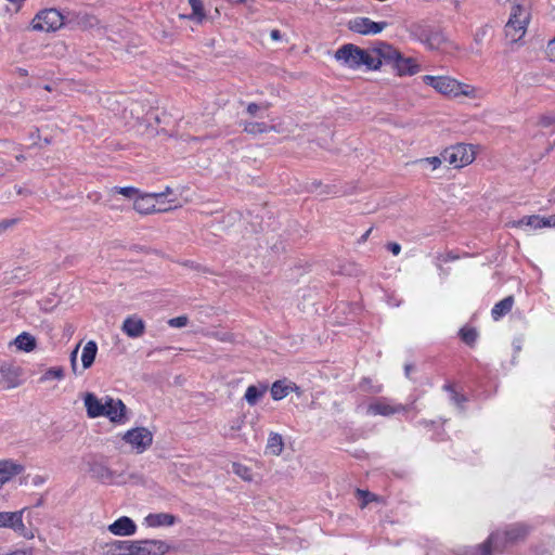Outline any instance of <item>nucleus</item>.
I'll return each instance as SVG.
<instances>
[{
  "mask_svg": "<svg viewBox=\"0 0 555 555\" xmlns=\"http://www.w3.org/2000/svg\"><path fill=\"white\" fill-rule=\"evenodd\" d=\"M106 547L107 555H166L173 548L164 540H116Z\"/></svg>",
  "mask_w": 555,
  "mask_h": 555,
  "instance_id": "f257e3e1",
  "label": "nucleus"
},
{
  "mask_svg": "<svg viewBox=\"0 0 555 555\" xmlns=\"http://www.w3.org/2000/svg\"><path fill=\"white\" fill-rule=\"evenodd\" d=\"M425 85L434 88L437 92L452 98L464 95L467 98H476L477 90L475 87L457 81L449 76H423Z\"/></svg>",
  "mask_w": 555,
  "mask_h": 555,
  "instance_id": "f03ea898",
  "label": "nucleus"
},
{
  "mask_svg": "<svg viewBox=\"0 0 555 555\" xmlns=\"http://www.w3.org/2000/svg\"><path fill=\"white\" fill-rule=\"evenodd\" d=\"M530 20V8L525 4L514 2L511 7L508 21L504 26L505 37L513 43L518 42L526 35Z\"/></svg>",
  "mask_w": 555,
  "mask_h": 555,
  "instance_id": "7ed1b4c3",
  "label": "nucleus"
},
{
  "mask_svg": "<svg viewBox=\"0 0 555 555\" xmlns=\"http://www.w3.org/2000/svg\"><path fill=\"white\" fill-rule=\"evenodd\" d=\"M390 44L385 41H378L369 49L361 48L359 68L365 66L369 70H378L385 60L391 57Z\"/></svg>",
  "mask_w": 555,
  "mask_h": 555,
  "instance_id": "20e7f679",
  "label": "nucleus"
},
{
  "mask_svg": "<svg viewBox=\"0 0 555 555\" xmlns=\"http://www.w3.org/2000/svg\"><path fill=\"white\" fill-rule=\"evenodd\" d=\"M34 30L55 31L63 26H67L66 14L56 9H46L40 11L31 22Z\"/></svg>",
  "mask_w": 555,
  "mask_h": 555,
  "instance_id": "39448f33",
  "label": "nucleus"
},
{
  "mask_svg": "<svg viewBox=\"0 0 555 555\" xmlns=\"http://www.w3.org/2000/svg\"><path fill=\"white\" fill-rule=\"evenodd\" d=\"M441 156L444 162L454 168H463L472 164L476 157L473 146L464 143L446 149Z\"/></svg>",
  "mask_w": 555,
  "mask_h": 555,
  "instance_id": "423d86ee",
  "label": "nucleus"
},
{
  "mask_svg": "<svg viewBox=\"0 0 555 555\" xmlns=\"http://www.w3.org/2000/svg\"><path fill=\"white\" fill-rule=\"evenodd\" d=\"M529 527L525 524H514L507 527L504 531H495L491 534H498L496 552L502 554L509 545L526 539L529 533Z\"/></svg>",
  "mask_w": 555,
  "mask_h": 555,
  "instance_id": "0eeeda50",
  "label": "nucleus"
},
{
  "mask_svg": "<svg viewBox=\"0 0 555 555\" xmlns=\"http://www.w3.org/2000/svg\"><path fill=\"white\" fill-rule=\"evenodd\" d=\"M391 57L385 64L391 65L398 76H413L420 72V65L413 57H404L399 50L390 44Z\"/></svg>",
  "mask_w": 555,
  "mask_h": 555,
  "instance_id": "6e6552de",
  "label": "nucleus"
},
{
  "mask_svg": "<svg viewBox=\"0 0 555 555\" xmlns=\"http://www.w3.org/2000/svg\"><path fill=\"white\" fill-rule=\"evenodd\" d=\"M121 439L128 443L137 453H143L153 443V434L146 427H134L127 430Z\"/></svg>",
  "mask_w": 555,
  "mask_h": 555,
  "instance_id": "1a4fd4ad",
  "label": "nucleus"
},
{
  "mask_svg": "<svg viewBox=\"0 0 555 555\" xmlns=\"http://www.w3.org/2000/svg\"><path fill=\"white\" fill-rule=\"evenodd\" d=\"M25 508L16 512H0V528H9L26 539H33L34 533L23 521Z\"/></svg>",
  "mask_w": 555,
  "mask_h": 555,
  "instance_id": "9d476101",
  "label": "nucleus"
},
{
  "mask_svg": "<svg viewBox=\"0 0 555 555\" xmlns=\"http://www.w3.org/2000/svg\"><path fill=\"white\" fill-rule=\"evenodd\" d=\"M67 26L83 31L100 29L101 21L96 15L83 11H70L66 13Z\"/></svg>",
  "mask_w": 555,
  "mask_h": 555,
  "instance_id": "9b49d317",
  "label": "nucleus"
},
{
  "mask_svg": "<svg viewBox=\"0 0 555 555\" xmlns=\"http://www.w3.org/2000/svg\"><path fill=\"white\" fill-rule=\"evenodd\" d=\"M23 370L12 361H0V388L13 389L22 384Z\"/></svg>",
  "mask_w": 555,
  "mask_h": 555,
  "instance_id": "f8f14e48",
  "label": "nucleus"
},
{
  "mask_svg": "<svg viewBox=\"0 0 555 555\" xmlns=\"http://www.w3.org/2000/svg\"><path fill=\"white\" fill-rule=\"evenodd\" d=\"M361 54V48L353 44V43H346L343 44L336 52H335V60L339 63H341L344 66L350 68V69H358L359 68V62Z\"/></svg>",
  "mask_w": 555,
  "mask_h": 555,
  "instance_id": "ddd939ff",
  "label": "nucleus"
},
{
  "mask_svg": "<svg viewBox=\"0 0 555 555\" xmlns=\"http://www.w3.org/2000/svg\"><path fill=\"white\" fill-rule=\"evenodd\" d=\"M387 26V22H374L369 17H356L348 23L349 29L360 35L379 34Z\"/></svg>",
  "mask_w": 555,
  "mask_h": 555,
  "instance_id": "4468645a",
  "label": "nucleus"
},
{
  "mask_svg": "<svg viewBox=\"0 0 555 555\" xmlns=\"http://www.w3.org/2000/svg\"><path fill=\"white\" fill-rule=\"evenodd\" d=\"M105 414L112 423L125 424L128 421L127 406L120 399H114L112 397H105Z\"/></svg>",
  "mask_w": 555,
  "mask_h": 555,
  "instance_id": "2eb2a0df",
  "label": "nucleus"
},
{
  "mask_svg": "<svg viewBox=\"0 0 555 555\" xmlns=\"http://www.w3.org/2000/svg\"><path fill=\"white\" fill-rule=\"evenodd\" d=\"M405 410L404 405L391 404L390 400L385 397L378 398L367 405V414L370 415L390 416Z\"/></svg>",
  "mask_w": 555,
  "mask_h": 555,
  "instance_id": "dca6fc26",
  "label": "nucleus"
},
{
  "mask_svg": "<svg viewBox=\"0 0 555 555\" xmlns=\"http://www.w3.org/2000/svg\"><path fill=\"white\" fill-rule=\"evenodd\" d=\"M25 470L24 465L13 460H0V489L13 477L21 475Z\"/></svg>",
  "mask_w": 555,
  "mask_h": 555,
  "instance_id": "f3484780",
  "label": "nucleus"
},
{
  "mask_svg": "<svg viewBox=\"0 0 555 555\" xmlns=\"http://www.w3.org/2000/svg\"><path fill=\"white\" fill-rule=\"evenodd\" d=\"M121 331L130 338L141 337L145 333V322L137 314L126 318Z\"/></svg>",
  "mask_w": 555,
  "mask_h": 555,
  "instance_id": "a211bd4d",
  "label": "nucleus"
},
{
  "mask_svg": "<svg viewBox=\"0 0 555 555\" xmlns=\"http://www.w3.org/2000/svg\"><path fill=\"white\" fill-rule=\"evenodd\" d=\"M166 193H154L140 195L134 198L133 208L141 215H149L156 211H160V209H156L154 198L158 196H164Z\"/></svg>",
  "mask_w": 555,
  "mask_h": 555,
  "instance_id": "6ab92c4d",
  "label": "nucleus"
},
{
  "mask_svg": "<svg viewBox=\"0 0 555 555\" xmlns=\"http://www.w3.org/2000/svg\"><path fill=\"white\" fill-rule=\"evenodd\" d=\"M108 530L114 535H132L137 531V525L131 518L122 516L115 520L113 524H111L108 526Z\"/></svg>",
  "mask_w": 555,
  "mask_h": 555,
  "instance_id": "aec40b11",
  "label": "nucleus"
},
{
  "mask_svg": "<svg viewBox=\"0 0 555 555\" xmlns=\"http://www.w3.org/2000/svg\"><path fill=\"white\" fill-rule=\"evenodd\" d=\"M87 415L90 418H96L105 414V401L102 402L94 393L87 392L83 397Z\"/></svg>",
  "mask_w": 555,
  "mask_h": 555,
  "instance_id": "412c9836",
  "label": "nucleus"
},
{
  "mask_svg": "<svg viewBox=\"0 0 555 555\" xmlns=\"http://www.w3.org/2000/svg\"><path fill=\"white\" fill-rule=\"evenodd\" d=\"M144 520L146 526L156 528L175 525L177 522V517L168 513H154L149 514Z\"/></svg>",
  "mask_w": 555,
  "mask_h": 555,
  "instance_id": "4be33fe9",
  "label": "nucleus"
},
{
  "mask_svg": "<svg viewBox=\"0 0 555 555\" xmlns=\"http://www.w3.org/2000/svg\"><path fill=\"white\" fill-rule=\"evenodd\" d=\"M299 388L295 383L286 384L285 380H276L271 386V396L273 400L284 399L291 391H297Z\"/></svg>",
  "mask_w": 555,
  "mask_h": 555,
  "instance_id": "5701e85b",
  "label": "nucleus"
},
{
  "mask_svg": "<svg viewBox=\"0 0 555 555\" xmlns=\"http://www.w3.org/2000/svg\"><path fill=\"white\" fill-rule=\"evenodd\" d=\"M90 472L94 478L102 482H112L115 477V473L101 462L92 463Z\"/></svg>",
  "mask_w": 555,
  "mask_h": 555,
  "instance_id": "b1692460",
  "label": "nucleus"
},
{
  "mask_svg": "<svg viewBox=\"0 0 555 555\" xmlns=\"http://www.w3.org/2000/svg\"><path fill=\"white\" fill-rule=\"evenodd\" d=\"M422 41L431 50H444L448 43L446 36L440 31H429Z\"/></svg>",
  "mask_w": 555,
  "mask_h": 555,
  "instance_id": "393cba45",
  "label": "nucleus"
},
{
  "mask_svg": "<svg viewBox=\"0 0 555 555\" xmlns=\"http://www.w3.org/2000/svg\"><path fill=\"white\" fill-rule=\"evenodd\" d=\"M267 390H268L267 384H259L257 386L250 385L247 387V389L245 391L244 399L250 406H254L263 397V395L267 392Z\"/></svg>",
  "mask_w": 555,
  "mask_h": 555,
  "instance_id": "a878e982",
  "label": "nucleus"
},
{
  "mask_svg": "<svg viewBox=\"0 0 555 555\" xmlns=\"http://www.w3.org/2000/svg\"><path fill=\"white\" fill-rule=\"evenodd\" d=\"M513 306H514V297L513 296H507V297L503 298L502 300L496 302L494 305V307L492 308V310H491L492 319L494 321L500 320L501 318H503L505 314H507L512 310Z\"/></svg>",
  "mask_w": 555,
  "mask_h": 555,
  "instance_id": "bb28decb",
  "label": "nucleus"
},
{
  "mask_svg": "<svg viewBox=\"0 0 555 555\" xmlns=\"http://www.w3.org/2000/svg\"><path fill=\"white\" fill-rule=\"evenodd\" d=\"M13 344L15 345V347L18 350L25 351V352H30V351L35 350L37 347L36 338L27 332H23L22 334H20L14 339Z\"/></svg>",
  "mask_w": 555,
  "mask_h": 555,
  "instance_id": "cd10ccee",
  "label": "nucleus"
},
{
  "mask_svg": "<svg viewBox=\"0 0 555 555\" xmlns=\"http://www.w3.org/2000/svg\"><path fill=\"white\" fill-rule=\"evenodd\" d=\"M189 4L192 9V13L188 15H180V17L194 21L197 24H202L206 18V13L204 11L202 0H189Z\"/></svg>",
  "mask_w": 555,
  "mask_h": 555,
  "instance_id": "c85d7f7f",
  "label": "nucleus"
},
{
  "mask_svg": "<svg viewBox=\"0 0 555 555\" xmlns=\"http://www.w3.org/2000/svg\"><path fill=\"white\" fill-rule=\"evenodd\" d=\"M96 352H98V346H96L95 341L90 340L85 345V347L82 349V354H81V362H82L83 369H89L93 364V362L95 360Z\"/></svg>",
  "mask_w": 555,
  "mask_h": 555,
  "instance_id": "c756f323",
  "label": "nucleus"
},
{
  "mask_svg": "<svg viewBox=\"0 0 555 555\" xmlns=\"http://www.w3.org/2000/svg\"><path fill=\"white\" fill-rule=\"evenodd\" d=\"M530 227L534 230L546 228L545 227V217L532 215V216H525L518 221L515 222V227Z\"/></svg>",
  "mask_w": 555,
  "mask_h": 555,
  "instance_id": "7c9ffc66",
  "label": "nucleus"
},
{
  "mask_svg": "<svg viewBox=\"0 0 555 555\" xmlns=\"http://www.w3.org/2000/svg\"><path fill=\"white\" fill-rule=\"evenodd\" d=\"M273 127H270L266 122H259V121H245L243 122V130L244 132L248 134H261L269 132Z\"/></svg>",
  "mask_w": 555,
  "mask_h": 555,
  "instance_id": "2f4dec72",
  "label": "nucleus"
},
{
  "mask_svg": "<svg viewBox=\"0 0 555 555\" xmlns=\"http://www.w3.org/2000/svg\"><path fill=\"white\" fill-rule=\"evenodd\" d=\"M498 534H490L488 539L478 546L477 555H493L496 552Z\"/></svg>",
  "mask_w": 555,
  "mask_h": 555,
  "instance_id": "473e14b6",
  "label": "nucleus"
},
{
  "mask_svg": "<svg viewBox=\"0 0 555 555\" xmlns=\"http://www.w3.org/2000/svg\"><path fill=\"white\" fill-rule=\"evenodd\" d=\"M284 443L282 436L279 434H271L268 438L267 442V449L272 453L273 455H280L283 451Z\"/></svg>",
  "mask_w": 555,
  "mask_h": 555,
  "instance_id": "72a5a7b5",
  "label": "nucleus"
},
{
  "mask_svg": "<svg viewBox=\"0 0 555 555\" xmlns=\"http://www.w3.org/2000/svg\"><path fill=\"white\" fill-rule=\"evenodd\" d=\"M459 335L461 337V339L468 346H474L476 340H477V337H478V333L476 331L475 327H468V326H464L460 330L459 332Z\"/></svg>",
  "mask_w": 555,
  "mask_h": 555,
  "instance_id": "f704fd0d",
  "label": "nucleus"
},
{
  "mask_svg": "<svg viewBox=\"0 0 555 555\" xmlns=\"http://www.w3.org/2000/svg\"><path fill=\"white\" fill-rule=\"evenodd\" d=\"M64 377V369L62 366H55L48 369L43 375L40 377V382H47L50 379H63Z\"/></svg>",
  "mask_w": 555,
  "mask_h": 555,
  "instance_id": "c9c22d12",
  "label": "nucleus"
},
{
  "mask_svg": "<svg viewBox=\"0 0 555 555\" xmlns=\"http://www.w3.org/2000/svg\"><path fill=\"white\" fill-rule=\"evenodd\" d=\"M359 387L362 391L373 395H377L383 390L382 385H374L372 380L367 377L362 378V380L359 384Z\"/></svg>",
  "mask_w": 555,
  "mask_h": 555,
  "instance_id": "e433bc0d",
  "label": "nucleus"
},
{
  "mask_svg": "<svg viewBox=\"0 0 555 555\" xmlns=\"http://www.w3.org/2000/svg\"><path fill=\"white\" fill-rule=\"evenodd\" d=\"M356 494L359 499L362 500L360 505L361 508H364L369 503L373 501H377V495L367 490L357 489Z\"/></svg>",
  "mask_w": 555,
  "mask_h": 555,
  "instance_id": "4c0bfd02",
  "label": "nucleus"
},
{
  "mask_svg": "<svg viewBox=\"0 0 555 555\" xmlns=\"http://www.w3.org/2000/svg\"><path fill=\"white\" fill-rule=\"evenodd\" d=\"M111 192L124 195L128 198H133L139 194V190L133 186H115L111 190Z\"/></svg>",
  "mask_w": 555,
  "mask_h": 555,
  "instance_id": "58836bf2",
  "label": "nucleus"
},
{
  "mask_svg": "<svg viewBox=\"0 0 555 555\" xmlns=\"http://www.w3.org/2000/svg\"><path fill=\"white\" fill-rule=\"evenodd\" d=\"M442 160H443L442 156L441 157L431 156V157L421 158V159L416 160V163L420 165H429L431 167V169L435 170L441 166Z\"/></svg>",
  "mask_w": 555,
  "mask_h": 555,
  "instance_id": "ea45409f",
  "label": "nucleus"
},
{
  "mask_svg": "<svg viewBox=\"0 0 555 555\" xmlns=\"http://www.w3.org/2000/svg\"><path fill=\"white\" fill-rule=\"evenodd\" d=\"M233 470L236 475L242 477L244 480H250L251 479V473L250 469L240 463H233Z\"/></svg>",
  "mask_w": 555,
  "mask_h": 555,
  "instance_id": "a19ab883",
  "label": "nucleus"
},
{
  "mask_svg": "<svg viewBox=\"0 0 555 555\" xmlns=\"http://www.w3.org/2000/svg\"><path fill=\"white\" fill-rule=\"evenodd\" d=\"M20 222L18 218H10L0 220V235H2L5 231L12 229Z\"/></svg>",
  "mask_w": 555,
  "mask_h": 555,
  "instance_id": "79ce46f5",
  "label": "nucleus"
},
{
  "mask_svg": "<svg viewBox=\"0 0 555 555\" xmlns=\"http://www.w3.org/2000/svg\"><path fill=\"white\" fill-rule=\"evenodd\" d=\"M189 323V318L186 315H180L177 318H172L168 321V325L171 327H183Z\"/></svg>",
  "mask_w": 555,
  "mask_h": 555,
  "instance_id": "37998d69",
  "label": "nucleus"
},
{
  "mask_svg": "<svg viewBox=\"0 0 555 555\" xmlns=\"http://www.w3.org/2000/svg\"><path fill=\"white\" fill-rule=\"evenodd\" d=\"M269 107V104H266L263 105V108H268ZM262 108L261 105L257 104V103H249L246 107V112L249 116L254 117L258 114V112Z\"/></svg>",
  "mask_w": 555,
  "mask_h": 555,
  "instance_id": "c03bdc74",
  "label": "nucleus"
},
{
  "mask_svg": "<svg viewBox=\"0 0 555 555\" xmlns=\"http://www.w3.org/2000/svg\"><path fill=\"white\" fill-rule=\"evenodd\" d=\"M488 30H489L488 25H485L477 29L475 37H474L476 43L480 44L482 42V39L487 36Z\"/></svg>",
  "mask_w": 555,
  "mask_h": 555,
  "instance_id": "a18cd8bd",
  "label": "nucleus"
},
{
  "mask_svg": "<svg viewBox=\"0 0 555 555\" xmlns=\"http://www.w3.org/2000/svg\"><path fill=\"white\" fill-rule=\"evenodd\" d=\"M79 345L76 346V348L72 351L69 360H70V367L74 374H77V353H78Z\"/></svg>",
  "mask_w": 555,
  "mask_h": 555,
  "instance_id": "49530a36",
  "label": "nucleus"
},
{
  "mask_svg": "<svg viewBox=\"0 0 555 555\" xmlns=\"http://www.w3.org/2000/svg\"><path fill=\"white\" fill-rule=\"evenodd\" d=\"M546 55L551 62H555V37L547 43Z\"/></svg>",
  "mask_w": 555,
  "mask_h": 555,
  "instance_id": "de8ad7c7",
  "label": "nucleus"
},
{
  "mask_svg": "<svg viewBox=\"0 0 555 555\" xmlns=\"http://www.w3.org/2000/svg\"><path fill=\"white\" fill-rule=\"evenodd\" d=\"M386 248L395 256L399 255L400 251H401V246L400 244L396 243V242H389L387 243L386 245Z\"/></svg>",
  "mask_w": 555,
  "mask_h": 555,
  "instance_id": "09e8293b",
  "label": "nucleus"
},
{
  "mask_svg": "<svg viewBox=\"0 0 555 555\" xmlns=\"http://www.w3.org/2000/svg\"><path fill=\"white\" fill-rule=\"evenodd\" d=\"M438 259L444 262H449L457 259V256L453 255L452 253H448L446 255H439Z\"/></svg>",
  "mask_w": 555,
  "mask_h": 555,
  "instance_id": "8fccbe9b",
  "label": "nucleus"
},
{
  "mask_svg": "<svg viewBox=\"0 0 555 555\" xmlns=\"http://www.w3.org/2000/svg\"><path fill=\"white\" fill-rule=\"evenodd\" d=\"M451 396H452V400H453L455 403H457V404H461L462 402H464V401L466 400V399H465V397H464L463 395H461V393H459V392H456V391H453V392L451 393Z\"/></svg>",
  "mask_w": 555,
  "mask_h": 555,
  "instance_id": "3c124183",
  "label": "nucleus"
},
{
  "mask_svg": "<svg viewBox=\"0 0 555 555\" xmlns=\"http://www.w3.org/2000/svg\"><path fill=\"white\" fill-rule=\"evenodd\" d=\"M555 124V116H545L542 118V125L543 126H551Z\"/></svg>",
  "mask_w": 555,
  "mask_h": 555,
  "instance_id": "603ef678",
  "label": "nucleus"
},
{
  "mask_svg": "<svg viewBox=\"0 0 555 555\" xmlns=\"http://www.w3.org/2000/svg\"><path fill=\"white\" fill-rule=\"evenodd\" d=\"M545 227L546 228L555 227V214L552 216L545 217Z\"/></svg>",
  "mask_w": 555,
  "mask_h": 555,
  "instance_id": "864d4df0",
  "label": "nucleus"
},
{
  "mask_svg": "<svg viewBox=\"0 0 555 555\" xmlns=\"http://www.w3.org/2000/svg\"><path fill=\"white\" fill-rule=\"evenodd\" d=\"M270 37L272 40L278 41L282 39V34L279 29H272L270 33Z\"/></svg>",
  "mask_w": 555,
  "mask_h": 555,
  "instance_id": "5fc2aeb1",
  "label": "nucleus"
},
{
  "mask_svg": "<svg viewBox=\"0 0 555 555\" xmlns=\"http://www.w3.org/2000/svg\"><path fill=\"white\" fill-rule=\"evenodd\" d=\"M414 370L413 364H405L404 365V373L406 377H410L411 372Z\"/></svg>",
  "mask_w": 555,
  "mask_h": 555,
  "instance_id": "6e6d98bb",
  "label": "nucleus"
},
{
  "mask_svg": "<svg viewBox=\"0 0 555 555\" xmlns=\"http://www.w3.org/2000/svg\"><path fill=\"white\" fill-rule=\"evenodd\" d=\"M243 424V420H237L234 425L231 426L232 430H240Z\"/></svg>",
  "mask_w": 555,
  "mask_h": 555,
  "instance_id": "4d7b16f0",
  "label": "nucleus"
},
{
  "mask_svg": "<svg viewBox=\"0 0 555 555\" xmlns=\"http://www.w3.org/2000/svg\"><path fill=\"white\" fill-rule=\"evenodd\" d=\"M371 232H372V228H370V229H369V230H367V231H366V232L361 236L360 242H361V243L365 242V241L369 238V236H370Z\"/></svg>",
  "mask_w": 555,
  "mask_h": 555,
  "instance_id": "13d9d810",
  "label": "nucleus"
},
{
  "mask_svg": "<svg viewBox=\"0 0 555 555\" xmlns=\"http://www.w3.org/2000/svg\"><path fill=\"white\" fill-rule=\"evenodd\" d=\"M12 4L16 5L17 9H21L25 0H8Z\"/></svg>",
  "mask_w": 555,
  "mask_h": 555,
  "instance_id": "bf43d9fd",
  "label": "nucleus"
},
{
  "mask_svg": "<svg viewBox=\"0 0 555 555\" xmlns=\"http://www.w3.org/2000/svg\"><path fill=\"white\" fill-rule=\"evenodd\" d=\"M12 4L16 5L17 9H21L25 0H8Z\"/></svg>",
  "mask_w": 555,
  "mask_h": 555,
  "instance_id": "052dcab7",
  "label": "nucleus"
},
{
  "mask_svg": "<svg viewBox=\"0 0 555 555\" xmlns=\"http://www.w3.org/2000/svg\"><path fill=\"white\" fill-rule=\"evenodd\" d=\"M12 4L16 5L17 9H21L25 0H8Z\"/></svg>",
  "mask_w": 555,
  "mask_h": 555,
  "instance_id": "680f3d73",
  "label": "nucleus"
},
{
  "mask_svg": "<svg viewBox=\"0 0 555 555\" xmlns=\"http://www.w3.org/2000/svg\"><path fill=\"white\" fill-rule=\"evenodd\" d=\"M444 389H446L447 391L451 392V393H452L453 391H455L454 387H453L452 385H450V384L444 385Z\"/></svg>",
  "mask_w": 555,
  "mask_h": 555,
  "instance_id": "e2e57ef3",
  "label": "nucleus"
},
{
  "mask_svg": "<svg viewBox=\"0 0 555 555\" xmlns=\"http://www.w3.org/2000/svg\"><path fill=\"white\" fill-rule=\"evenodd\" d=\"M15 158H16L17 162H24L26 159L25 155L22 154V153L16 155Z\"/></svg>",
  "mask_w": 555,
  "mask_h": 555,
  "instance_id": "0e129e2a",
  "label": "nucleus"
},
{
  "mask_svg": "<svg viewBox=\"0 0 555 555\" xmlns=\"http://www.w3.org/2000/svg\"><path fill=\"white\" fill-rule=\"evenodd\" d=\"M230 3L232 4H241V3H244L246 2V0H228Z\"/></svg>",
  "mask_w": 555,
  "mask_h": 555,
  "instance_id": "69168bd1",
  "label": "nucleus"
},
{
  "mask_svg": "<svg viewBox=\"0 0 555 555\" xmlns=\"http://www.w3.org/2000/svg\"><path fill=\"white\" fill-rule=\"evenodd\" d=\"M21 76H27V70L24 68L18 69Z\"/></svg>",
  "mask_w": 555,
  "mask_h": 555,
  "instance_id": "338daca9",
  "label": "nucleus"
},
{
  "mask_svg": "<svg viewBox=\"0 0 555 555\" xmlns=\"http://www.w3.org/2000/svg\"><path fill=\"white\" fill-rule=\"evenodd\" d=\"M44 89H46L47 91H51V87H50L49 85L44 86Z\"/></svg>",
  "mask_w": 555,
  "mask_h": 555,
  "instance_id": "774afa93",
  "label": "nucleus"
}]
</instances>
